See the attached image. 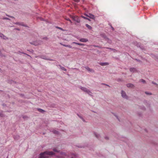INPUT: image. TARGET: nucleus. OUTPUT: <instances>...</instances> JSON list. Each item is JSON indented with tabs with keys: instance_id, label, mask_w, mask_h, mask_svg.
<instances>
[{
	"instance_id": "f257e3e1",
	"label": "nucleus",
	"mask_w": 158,
	"mask_h": 158,
	"mask_svg": "<svg viewBox=\"0 0 158 158\" xmlns=\"http://www.w3.org/2000/svg\"><path fill=\"white\" fill-rule=\"evenodd\" d=\"M54 154L52 152L47 151L41 153L38 158H48Z\"/></svg>"
},
{
	"instance_id": "f03ea898",
	"label": "nucleus",
	"mask_w": 158,
	"mask_h": 158,
	"mask_svg": "<svg viewBox=\"0 0 158 158\" xmlns=\"http://www.w3.org/2000/svg\"><path fill=\"white\" fill-rule=\"evenodd\" d=\"M71 156L69 157H68L67 156V155L65 153L61 152H60V155L58 156L57 157L59 158H64L65 157L67 156L68 158H75L77 157V156L76 154H71Z\"/></svg>"
},
{
	"instance_id": "7ed1b4c3",
	"label": "nucleus",
	"mask_w": 158,
	"mask_h": 158,
	"mask_svg": "<svg viewBox=\"0 0 158 158\" xmlns=\"http://www.w3.org/2000/svg\"><path fill=\"white\" fill-rule=\"evenodd\" d=\"M80 88L84 92L87 93L90 96H92V93L85 87H83L81 86H80Z\"/></svg>"
},
{
	"instance_id": "20e7f679",
	"label": "nucleus",
	"mask_w": 158,
	"mask_h": 158,
	"mask_svg": "<svg viewBox=\"0 0 158 158\" xmlns=\"http://www.w3.org/2000/svg\"><path fill=\"white\" fill-rule=\"evenodd\" d=\"M72 18L75 22L77 23H79L80 22V20L79 17L77 16H72Z\"/></svg>"
},
{
	"instance_id": "39448f33",
	"label": "nucleus",
	"mask_w": 158,
	"mask_h": 158,
	"mask_svg": "<svg viewBox=\"0 0 158 158\" xmlns=\"http://www.w3.org/2000/svg\"><path fill=\"white\" fill-rule=\"evenodd\" d=\"M121 95L122 97L124 98L127 99L128 98V97L126 93L123 91L122 90L121 91Z\"/></svg>"
},
{
	"instance_id": "423d86ee",
	"label": "nucleus",
	"mask_w": 158,
	"mask_h": 158,
	"mask_svg": "<svg viewBox=\"0 0 158 158\" xmlns=\"http://www.w3.org/2000/svg\"><path fill=\"white\" fill-rule=\"evenodd\" d=\"M0 37L4 40H8V38L2 33H0Z\"/></svg>"
},
{
	"instance_id": "0eeeda50",
	"label": "nucleus",
	"mask_w": 158,
	"mask_h": 158,
	"mask_svg": "<svg viewBox=\"0 0 158 158\" xmlns=\"http://www.w3.org/2000/svg\"><path fill=\"white\" fill-rule=\"evenodd\" d=\"M79 41L82 42H86L88 41V40L87 39L81 38L79 40Z\"/></svg>"
},
{
	"instance_id": "6e6552de",
	"label": "nucleus",
	"mask_w": 158,
	"mask_h": 158,
	"mask_svg": "<svg viewBox=\"0 0 158 158\" xmlns=\"http://www.w3.org/2000/svg\"><path fill=\"white\" fill-rule=\"evenodd\" d=\"M85 68L86 69H87V70L89 72L93 73L94 72V70L93 69L90 68L88 67H85Z\"/></svg>"
},
{
	"instance_id": "1a4fd4ad",
	"label": "nucleus",
	"mask_w": 158,
	"mask_h": 158,
	"mask_svg": "<svg viewBox=\"0 0 158 158\" xmlns=\"http://www.w3.org/2000/svg\"><path fill=\"white\" fill-rule=\"evenodd\" d=\"M99 64L101 66H106L109 64V63L108 62H101L99 63Z\"/></svg>"
},
{
	"instance_id": "9d476101",
	"label": "nucleus",
	"mask_w": 158,
	"mask_h": 158,
	"mask_svg": "<svg viewBox=\"0 0 158 158\" xmlns=\"http://www.w3.org/2000/svg\"><path fill=\"white\" fill-rule=\"evenodd\" d=\"M94 134L95 136V137L97 139H100V135H99V134L96 133H95V132H94Z\"/></svg>"
},
{
	"instance_id": "9b49d317",
	"label": "nucleus",
	"mask_w": 158,
	"mask_h": 158,
	"mask_svg": "<svg viewBox=\"0 0 158 158\" xmlns=\"http://www.w3.org/2000/svg\"><path fill=\"white\" fill-rule=\"evenodd\" d=\"M130 72L133 73L137 71L136 69L134 68H130Z\"/></svg>"
},
{
	"instance_id": "f8f14e48",
	"label": "nucleus",
	"mask_w": 158,
	"mask_h": 158,
	"mask_svg": "<svg viewBox=\"0 0 158 158\" xmlns=\"http://www.w3.org/2000/svg\"><path fill=\"white\" fill-rule=\"evenodd\" d=\"M72 44H77L80 46H85V44H81V43H79L76 42H73L72 43Z\"/></svg>"
},
{
	"instance_id": "ddd939ff",
	"label": "nucleus",
	"mask_w": 158,
	"mask_h": 158,
	"mask_svg": "<svg viewBox=\"0 0 158 158\" xmlns=\"http://www.w3.org/2000/svg\"><path fill=\"white\" fill-rule=\"evenodd\" d=\"M105 40L109 44H111L112 43L111 40L107 37L105 38Z\"/></svg>"
},
{
	"instance_id": "4468645a",
	"label": "nucleus",
	"mask_w": 158,
	"mask_h": 158,
	"mask_svg": "<svg viewBox=\"0 0 158 158\" xmlns=\"http://www.w3.org/2000/svg\"><path fill=\"white\" fill-rule=\"evenodd\" d=\"M89 17L92 19H94V15L91 14H89Z\"/></svg>"
},
{
	"instance_id": "2eb2a0df",
	"label": "nucleus",
	"mask_w": 158,
	"mask_h": 158,
	"mask_svg": "<svg viewBox=\"0 0 158 158\" xmlns=\"http://www.w3.org/2000/svg\"><path fill=\"white\" fill-rule=\"evenodd\" d=\"M53 151L55 152H60V151L59 150H58L56 148H54L53 149Z\"/></svg>"
},
{
	"instance_id": "dca6fc26",
	"label": "nucleus",
	"mask_w": 158,
	"mask_h": 158,
	"mask_svg": "<svg viewBox=\"0 0 158 158\" xmlns=\"http://www.w3.org/2000/svg\"><path fill=\"white\" fill-rule=\"evenodd\" d=\"M59 66L60 67V68L61 70L64 71H66V69L64 67L61 66L60 65H59Z\"/></svg>"
},
{
	"instance_id": "f3484780",
	"label": "nucleus",
	"mask_w": 158,
	"mask_h": 158,
	"mask_svg": "<svg viewBox=\"0 0 158 158\" xmlns=\"http://www.w3.org/2000/svg\"><path fill=\"white\" fill-rule=\"evenodd\" d=\"M37 110L39 111L42 113H43L44 112H45L44 110H43V109H41L38 108V109H37Z\"/></svg>"
},
{
	"instance_id": "a211bd4d",
	"label": "nucleus",
	"mask_w": 158,
	"mask_h": 158,
	"mask_svg": "<svg viewBox=\"0 0 158 158\" xmlns=\"http://www.w3.org/2000/svg\"><path fill=\"white\" fill-rule=\"evenodd\" d=\"M61 45H62L64 46L65 47H67L70 48H72V46H71L70 45H65L64 44H61Z\"/></svg>"
},
{
	"instance_id": "6ab92c4d",
	"label": "nucleus",
	"mask_w": 158,
	"mask_h": 158,
	"mask_svg": "<svg viewBox=\"0 0 158 158\" xmlns=\"http://www.w3.org/2000/svg\"><path fill=\"white\" fill-rule=\"evenodd\" d=\"M85 26L89 30H91L92 29V27L89 25L88 24H86Z\"/></svg>"
},
{
	"instance_id": "aec40b11",
	"label": "nucleus",
	"mask_w": 158,
	"mask_h": 158,
	"mask_svg": "<svg viewBox=\"0 0 158 158\" xmlns=\"http://www.w3.org/2000/svg\"><path fill=\"white\" fill-rule=\"evenodd\" d=\"M52 132L53 133H54L55 134H58V131L55 130H53L52 131Z\"/></svg>"
},
{
	"instance_id": "412c9836",
	"label": "nucleus",
	"mask_w": 158,
	"mask_h": 158,
	"mask_svg": "<svg viewBox=\"0 0 158 158\" xmlns=\"http://www.w3.org/2000/svg\"><path fill=\"white\" fill-rule=\"evenodd\" d=\"M133 86V85L131 84H128L127 85V86L128 87H132Z\"/></svg>"
},
{
	"instance_id": "4be33fe9",
	"label": "nucleus",
	"mask_w": 158,
	"mask_h": 158,
	"mask_svg": "<svg viewBox=\"0 0 158 158\" xmlns=\"http://www.w3.org/2000/svg\"><path fill=\"white\" fill-rule=\"evenodd\" d=\"M81 17L83 18H84V19H87V20H88L89 21H90V19H88V18H87V17H84V16H81Z\"/></svg>"
},
{
	"instance_id": "5701e85b",
	"label": "nucleus",
	"mask_w": 158,
	"mask_h": 158,
	"mask_svg": "<svg viewBox=\"0 0 158 158\" xmlns=\"http://www.w3.org/2000/svg\"><path fill=\"white\" fill-rule=\"evenodd\" d=\"M2 19H3L10 20V19H9V18H7V17H3L2 18Z\"/></svg>"
},
{
	"instance_id": "b1692460",
	"label": "nucleus",
	"mask_w": 158,
	"mask_h": 158,
	"mask_svg": "<svg viewBox=\"0 0 158 158\" xmlns=\"http://www.w3.org/2000/svg\"><path fill=\"white\" fill-rule=\"evenodd\" d=\"M106 48L107 49H109L113 51H114V52H115V49L110 48Z\"/></svg>"
},
{
	"instance_id": "393cba45",
	"label": "nucleus",
	"mask_w": 158,
	"mask_h": 158,
	"mask_svg": "<svg viewBox=\"0 0 158 158\" xmlns=\"http://www.w3.org/2000/svg\"><path fill=\"white\" fill-rule=\"evenodd\" d=\"M140 81L143 82V83H145V81L143 79H140Z\"/></svg>"
},
{
	"instance_id": "a878e982",
	"label": "nucleus",
	"mask_w": 158,
	"mask_h": 158,
	"mask_svg": "<svg viewBox=\"0 0 158 158\" xmlns=\"http://www.w3.org/2000/svg\"><path fill=\"white\" fill-rule=\"evenodd\" d=\"M56 28H58V29H60V30H61L62 31H64V30H63L62 28H61L60 27H56Z\"/></svg>"
},
{
	"instance_id": "bb28decb",
	"label": "nucleus",
	"mask_w": 158,
	"mask_h": 158,
	"mask_svg": "<svg viewBox=\"0 0 158 158\" xmlns=\"http://www.w3.org/2000/svg\"><path fill=\"white\" fill-rule=\"evenodd\" d=\"M145 93L147 95H151L152 94L150 92H145Z\"/></svg>"
},
{
	"instance_id": "cd10ccee",
	"label": "nucleus",
	"mask_w": 158,
	"mask_h": 158,
	"mask_svg": "<svg viewBox=\"0 0 158 158\" xmlns=\"http://www.w3.org/2000/svg\"><path fill=\"white\" fill-rule=\"evenodd\" d=\"M6 16H8V17H10V18H12L13 19H14V17L12 16H10L8 15H7V14H6Z\"/></svg>"
},
{
	"instance_id": "c85d7f7f",
	"label": "nucleus",
	"mask_w": 158,
	"mask_h": 158,
	"mask_svg": "<svg viewBox=\"0 0 158 158\" xmlns=\"http://www.w3.org/2000/svg\"><path fill=\"white\" fill-rule=\"evenodd\" d=\"M6 16H8V17H10V18H12L13 19H14V17L12 16H10L8 15H7V14H6Z\"/></svg>"
},
{
	"instance_id": "c756f323",
	"label": "nucleus",
	"mask_w": 158,
	"mask_h": 158,
	"mask_svg": "<svg viewBox=\"0 0 158 158\" xmlns=\"http://www.w3.org/2000/svg\"><path fill=\"white\" fill-rule=\"evenodd\" d=\"M66 19L67 21H69L71 23H72L71 21L69 18H67Z\"/></svg>"
},
{
	"instance_id": "7c9ffc66",
	"label": "nucleus",
	"mask_w": 158,
	"mask_h": 158,
	"mask_svg": "<svg viewBox=\"0 0 158 158\" xmlns=\"http://www.w3.org/2000/svg\"><path fill=\"white\" fill-rule=\"evenodd\" d=\"M105 139L106 140H108L109 139V137L107 136H105Z\"/></svg>"
},
{
	"instance_id": "2f4dec72",
	"label": "nucleus",
	"mask_w": 158,
	"mask_h": 158,
	"mask_svg": "<svg viewBox=\"0 0 158 158\" xmlns=\"http://www.w3.org/2000/svg\"><path fill=\"white\" fill-rule=\"evenodd\" d=\"M42 58L44 59H45L47 60H50L49 59H47L45 58V57H42Z\"/></svg>"
},
{
	"instance_id": "473e14b6",
	"label": "nucleus",
	"mask_w": 158,
	"mask_h": 158,
	"mask_svg": "<svg viewBox=\"0 0 158 158\" xmlns=\"http://www.w3.org/2000/svg\"><path fill=\"white\" fill-rule=\"evenodd\" d=\"M152 83L153 84H154V85H158L155 82H154V81H152Z\"/></svg>"
},
{
	"instance_id": "72a5a7b5",
	"label": "nucleus",
	"mask_w": 158,
	"mask_h": 158,
	"mask_svg": "<svg viewBox=\"0 0 158 158\" xmlns=\"http://www.w3.org/2000/svg\"><path fill=\"white\" fill-rule=\"evenodd\" d=\"M76 2H79L80 1V0H73Z\"/></svg>"
},
{
	"instance_id": "f704fd0d",
	"label": "nucleus",
	"mask_w": 158,
	"mask_h": 158,
	"mask_svg": "<svg viewBox=\"0 0 158 158\" xmlns=\"http://www.w3.org/2000/svg\"><path fill=\"white\" fill-rule=\"evenodd\" d=\"M30 44H34V45H38L37 44H35V43H34V44H33V43H31V42H30Z\"/></svg>"
},
{
	"instance_id": "c9c22d12",
	"label": "nucleus",
	"mask_w": 158,
	"mask_h": 158,
	"mask_svg": "<svg viewBox=\"0 0 158 158\" xmlns=\"http://www.w3.org/2000/svg\"><path fill=\"white\" fill-rule=\"evenodd\" d=\"M16 24L19 25H22L21 24H20L19 23H15Z\"/></svg>"
},
{
	"instance_id": "e433bc0d",
	"label": "nucleus",
	"mask_w": 158,
	"mask_h": 158,
	"mask_svg": "<svg viewBox=\"0 0 158 158\" xmlns=\"http://www.w3.org/2000/svg\"><path fill=\"white\" fill-rule=\"evenodd\" d=\"M141 109H143V110H145V108L143 106V107H142V108H141Z\"/></svg>"
},
{
	"instance_id": "4c0bfd02",
	"label": "nucleus",
	"mask_w": 158,
	"mask_h": 158,
	"mask_svg": "<svg viewBox=\"0 0 158 158\" xmlns=\"http://www.w3.org/2000/svg\"><path fill=\"white\" fill-rule=\"evenodd\" d=\"M84 15H85L86 16H87V17H89V15H87L86 14H85Z\"/></svg>"
},
{
	"instance_id": "58836bf2",
	"label": "nucleus",
	"mask_w": 158,
	"mask_h": 158,
	"mask_svg": "<svg viewBox=\"0 0 158 158\" xmlns=\"http://www.w3.org/2000/svg\"><path fill=\"white\" fill-rule=\"evenodd\" d=\"M3 116V114L2 113H0V116L2 117Z\"/></svg>"
},
{
	"instance_id": "ea45409f",
	"label": "nucleus",
	"mask_w": 158,
	"mask_h": 158,
	"mask_svg": "<svg viewBox=\"0 0 158 158\" xmlns=\"http://www.w3.org/2000/svg\"><path fill=\"white\" fill-rule=\"evenodd\" d=\"M22 53H23V54H26V55H27L28 56H29V55H28V54H26L25 53H24V52H22Z\"/></svg>"
},
{
	"instance_id": "a19ab883",
	"label": "nucleus",
	"mask_w": 158,
	"mask_h": 158,
	"mask_svg": "<svg viewBox=\"0 0 158 158\" xmlns=\"http://www.w3.org/2000/svg\"><path fill=\"white\" fill-rule=\"evenodd\" d=\"M111 28H112V30H114V28H113L112 27V26H111Z\"/></svg>"
},
{
	"instance_id": "79ce46f5",
	"label": "nucleus",
	"mask_w": 158,
	"mask_h": 158,
	"mask_svg": "<svg viewBox=\"0 0 158 158\" xmlns=\"http://www.w3.org/2000/svg\"><path fill=\"white\" fill-rule=\"evenodd\" d=\"M16 29L17 30H18V31H19L20 30V29L19 28H16Z\"/></svg>"
},
{
	"instance_id": "37998d69",
	"label": "nucleus",
	"mask_w": 158,
	"mask_h": 158,
	"mask_svg": "<svg viewBox=\"0 0 158 158\" xmlns=\"http://www.w3.org/2000/svg\"><path fill=\"white\" fill-rule=\"evenodd\" d=\"M41 20H43V19H41Z\"/></svg>"
},
{
	"instance_id": "c03bdc74",
	"label": "nucleus",
	"mask_w": 158,
	"mask_h": 158,
	"mask_svg": "<svg viewBox=\"0 0 158 158\" xmlns=\"http://www.w3.org/2000/svg\"><path fill=\"white\" fill-rule=\"evenodd\" d=\"M107 85V86H109V85Z\"/></svg>"
},
{
	"instance_id": "a18cd8bd",
	"label": "nucleus",
	"mask_w": 158,
	"mask_h": 158,
	"mask_svg": "<svg viewBox=\"0 0 158 158\" xmlns=\"http://www.w3.org/2000/svg\"><path fill=\"white\" fill-rule=\"evenodd\" d=\"M14 139H16V138H15V137H14Z\"/></svg>"
},
{
	"instance_id": "49530a36",
	"label": "nucleus",
	"mask_w": 158,
	"mask_h": 158,
	"mask_svg": "<svg viewBox=\"0 0 158 158\" xmlns=\"http://www.w3.org/2000/svg\"><path fill=\"white\" fill-rule=\"evenodd\" d=\"M83 1V2L84 1V0H82Z\"/></svg>"
},
{
	"instance_id": "de8ad7c7",
	"label": "nucleus",
	"mask_w": 158,
	"mask_h": 158,
	"mask_svg": "<svg viewBox=\"0 0 158 158\" xmlns=\"http://www.w3.org/2000/svg\"><path fill=\"white\" fill-rule=\"evenodd\" d=\"M94 46V47H97L96 46Z\"/></svg>"
}]
</instances>
